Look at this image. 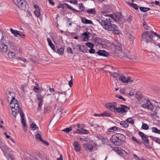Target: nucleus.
Listing matches in <instances>:
<instances>
[{"label": "nucleus", "instance_id": "nucleus-1", "mask_svg": "<svg viewBox=\"0 0 160 160\" xmlns=\"http://www.w3.org/2000/svg\"><path fill=\"white\" fill-rule=\"evenodd\" d=\"M109 17H108L105 19H101L99 21L103 28L109 31H112L115 34H118L119 31L118 27L114 24H111L112 20Z\"/></svg>", "mask_w": 160, "mask_h": 160}, {"label": "nucleus", "instance_id": "nucleus-2", "mask_svg": "<svg viewBox=\"0 0 160 160\" xmlns=\"http://www.w3.org/2000/svg\"><path fill=\"white\" fill-rule=\"evenodd\" d=\"M62 85H61L60 86V91L58 92L56 91L54 93V95L58 94V93H60L61 94H62L63 93H65L67 91V89H64L62 88ZM66 94L65 93L64 94H61L59 95L58 97L57 98V100L58 101H60L61 102H64L66 100Z\"/></svg>", "mask_w": 160, "mask_h": 160}, {"label": "nucleus", "instance_id": "nucleus-3", "mask_svg": "<svg viewBox=\"0 0 160 160\" xmlns=\"http://www.w3.org/2000/svg\"><path fill=\"white\" fill-rule=\"evenodd\" d=\"M151 31L149 32L146 31L142 34V40L146 41L147 43L152 42L154 43L155 41L153 39V36L152 35Z\"/></svg>", "mask_w": 160, "mask_h": 160}, {"label": "nucleus", "instance_id": "nucleus-4", "mask_svg": "<svg viewBox=\"0 0 160 160\" xmlns=\"http://www.w3.org/2000/svg\"><path fill=\"white\" fill-rule=\"evenodd\" d=\"M15 5L22 10L25 9L27 5L26 2L24 0H12Z\"/></svg>", "mask_w": 160, "mask_h": 160}, {"label": "nucleus", "instance_id": "nucleus-5", "mask_svg": "<svg viewBox=\"0 0 160 160\" xmlns=\"http://www.w3.org/2000/svg\"><path fill=\"white\" fill-rule=\"evenodd\" d=\"M107 18L110 17V19L114 20L115 22L118 21L121 18L122 15L120 12H118L114 14H110V15H105Z\"/></svg>", "mask_w": 160, "mask_h": 160}, {"label": "nucleus", "instance_id": "nucleus-6", "mask_svg": "<svg viewBox=\"0 0 160 160\" xmlns=\"http://www.w3.org/2000/svg\"><path fill=\"white\" fill-rule=\"evenodd\" d=\"M121 107L116 108L115 110V113H117L118 112L119 113L124 114L128 111L126 110L129 109V108L124 105H121Z\"/></svg>", "mask_w": 160, "mask_h": 160}, {"label": "nucleus", "instance_id": "nucleus-7", "mask_svg": "<svg viewBox=\"0 0 160 160\" xmlns=\"http://www.w3.org/2000/svg\"><path fill=\"white\" fill-rule=\"evenodd\" d=\"M121 58L123 59H131L133 61H135L136 60V58L135 56L131 55V53L129 51H127V53H126L124 55L122 56Z\"/></svg>", "mask_w": 160, "mask_h": 160}, {"label": "nucleus", "instance_id": "nucleus-8", "mask_svg": "<svg viewBox=\"0 0 160 160\" xmlns=\"http://www.w3.org/2000/svg\"><path fill=\"white\" fill-rule=\"evenodd\" d=\"M142 107L143 108H147L150 110H152L153 108L152 104L148 99L146 100V102L145 103L142 104Z\"/></svg>", "mask_w": 160, "mask_h": 160}, {"label": "nucleus", "instance_id": "nucleus-9", "mask_svg": "<svg viewBox=\"0 0 160 160\" xmlns=\"http://www.w3.org/2000/svg\"><path fill=\"white\" fill-rule=\"evenodd\" d=\"M105 106L107 108L115 112V110L117 108V103L116 102H113L108 103Z\"/></svg>", "mask_w": 160, "mask_h": 160}, {"label": "nucleus", "instance_id": "nucleus-10", "mask_svg": "<svg viewBox=\"0 0 160 160\" xmlns=\"http://www.w3.org/2000/svg\"><path fill=\"white\" fill-rule=\"evenodd\" d=\"M20 115L21 118V122L23 126V129L24 131H26L27 130V125L24 120V115L22 111H20Z\"/></svg>", "mask_w": 160, "mask_h": 160}, {"label": "nucleus", "instance_id": "nucleus-11", "mask_svg": "<svg viewBox=\"0 0 160 160\" xmlns=\"http://www.w3.org/2000/svg\"><path fill=\"white\" fill-rule=\"evenodd\" d=\"M15 94L13 92H9L8 94L7 95V100L9 102L16 101V100L15 99Z\"/></svg>", "mask_w": 160, "mask_h": 160}, {"label": "nucleus", "instance_id": "nucleus-12", "mask_svg": "<svg viewBox=\"0 0 160 160\" xmlns=\"http://www.w3.org/2000/svg\"><path fill=\"white\" fill-rule=\"evenodd\" d=\"M10 107L12 110H20V108H19V106L18 102L16 100V101L11 102H10Z\"/></svg>", "mask_w": 160, "mask_h": 160}, {"label": "nucleus", "instance_id": "nucleus-13", "mask_svg": "<svg viewBox=\"0 0 160 160\" xmlns=\"http://www.w3.org/2000/svg\"><path fill=\"white\" fill-rule=\"evenodd\" d=\"M110 141L115 145L119 146L121 145L120 142L115 135H113L110 138Z\"/></svg>", "mask_w": 160, "mask_h": 160}, {"label": "nucleus", "instance_id": "nucleus-14", "mask_svg": "<svg viewBox=\"0 0 160 160\" xmlns=\"http://www.w3.org/2000/svg\"><path fill=\"white\" fill-rule=\"evenodd\" d=\"M83 148H85L87 151H89L91 152L93 149V146L92 144L87 143L83 145Z\"/></svg>", "mask_w": 160, "mask_h": 160}, {"label": "nucleus", "instance_id": "nucleus-15", "mask_svg": "<svg viewBox=\"0 0 160 160\" xmlns=\"http://www.w3.org/2000/svg\"><path fill=\"white\" fill-rule=\"evenodd\" d=\"M0 148L4 152L9 151L8 147L4 143L2 142L1 140H0Z\"/></svg>", "mask_w": 160, "mask_h": 160}, {"label": "nucleus", "instance_id": "nucleus-16", "mask_svg": "<svg viewBox=\"0 0 160 160\" xmlns=\"http://www.w3.org/2000/svg\"><path fill=\"white\" fill-rule=\"evenodd\" d=\"M114 48L118 51H121L122 49V45L121 43L118 42H116L113 44Z\"/></svg>", "mask_w": 160, "mask_h": 160}, {"label": "nucleus", "instance_id": "nucleus-17", "mask_svg": "<svg viewBox=\"0 0 160 160\" xmlns=\"http://www.w3.org/2000/svg\"><path fill=\"white\" fill-rule=\"evenodd\" d=\"M96 53L98 54L99 56L106 57H107L109 55L108 53L104 50H99Z\"/></svg>", "mask_w": 160, "mask_h": 160}, {"label": "nucleus", "instance_id": "nucleus-18", "mask_svg": "<svg viewBox=\"0 0 160 160\" xmlns=\"http://www.w3.org/2000/svg\"><path fill=\"white\" fill-rule=\"evenodd\" d=\"M119 141H120L121 144H122V142L124 141L125 139V136L121 133H118L115 135Z\"/></svg>", "mask_w": 160, "mask_h": 160}, {"label": "nucleus", "instance_id": "nucleus-19", "mask_svg": "<svg viewBox=\"0 0 160 160\" xmlns=\"http://www.w3.org/2000/svg\"><path fill=\"white\" fill-rule=\"evenodd\" d=\"M10 31L15 37H17L18 35L21 36L22 34L20 31L13 30L11 28L10 29Z\"/></svg>", "mask_w": 160, "mask_h": 160}, {"label": "nucleus", "instance_id": "nucleus-20", "mask_svg": "<svg viewBox=\"0 0 160 160\" xmlns=\"http://www.w3.org/2000/svg\"><path fill=\"white\" fill-rule=\"evenodd\" d=\"M82 131H81L79 129H78L77 131H75L74 132V133H77L78 134H88L89 133V132L88 130L86 129H82Z\"/></svg>", "mask_w": 160, "mask_h": 160}, {"label": "nucleus", "instance_id": "nucleus-21", "mask_svg": "<svg viewBox=\"0 0 160 160\" xmlns=\"http://www.w3.org/2000/svg\"><path fill=\"white\" fill-rule=\"evenodd\" d=\"M74 149L77 152H78L80 150V145L79 144V142L78 141L74 142L73 144Z\"/></svg>", "mask_w": 160, "mask_h": 160}, {"label": "nucleus", "instance_id": "nucleus-22", "mask_svg": "<svg viewBox=\"0 0 160 160\" xmlns=\"http://www.w3.org/2000/svg\"><path fill=\"white\" fill-rule=\"evenodd\" d=\"M114 150L117 152L118 154L119 155L126 152V151L122 149L120 147L116 148L114 149Z\"/></svg>", "mask_w": 160, "mask_h": 160}, {"label": "nucleus", "instance_id": "nucleus-23", "mask_svg": "<svg viewBox=\"0 0 160 160\" xmlns=\"http://www.w3.org/2000/svg\"><path fill=\"white\" fill-rule=\"evenodd\" d=\"M81 21L83 23L85 24H93V22L92 21L87 19L86 18L84 17L82 18Z\"/></svg>", "mask_w": 160, "mask_h": 160}, {"label": "nucleus", "instance_id": "nucleus-24", "mask_svg": "<svg viewBox=\"0 0 160 160\" xmlns=\"http://www.w3.org/2000/svg\"><path fill=\"white\" fill-rule=\"evenodd\" d=\"M0 48L2 51L4 52H6L7 51V46L6 45L2 43L0 45Z\"/></svg>", "mask_w": 160, "mask_h": 160}, {"label": "nucleus", "instance_id": "nucleus-25", "mask_svg": "<svg viewBox=\"0 0 160 160\" xmlns=\"http://www.w3.org/2000/svg\"><path fill=\"white\" fill-rule=\"evenodd\" d=\"M8 43L11 49L14 50L16 49V47L15 46V43L13 42L12 41L9 40Z\"/></svg>", "mask_w": 160, "mask_h": 160}, {"label": "nucleus", "instance_id": "nucleus-26", "mask_svg": "<svg viewBox=\"0 0 160 160\" xmlns=\"http://www.w3.org/2000/svg\"><path fill=\"white\" fill-rule=\"evenodd\" d=\"M77 46L78 47L80 51L84 52H87V50L86 49L84 45H77Z\"/></svg>", "mask_w": 160, "mask_h": 160}, {"label": "nucleus", "instance_id": "nucleus-27", "mask_svg": "<svg viewBox=\"0 0 160 160\" xmlns=\"http://www.w3.org/2000/svg\"><path fill=\"white\" fill-rule=\"evenodd\" d=\"M38 110L40 111L41 110V109L42 106V100L39 98H38Z\"/></svg>", "mask_w": 160, "mask_h": 160}, {"label": "nucleus", "instance_id": "nucleus-28", "mask_svg": "<svg viewBox=\"0 0 160 160\" xmlns=\"http://www.w3.org/2000/svg\"><path fill=\"white\" fill-rule=\"evenodd\" d=\"M118 79L123 83H127V78H126L123 75H122L121 77H119Z\"/></svg>", "mask_w": 160, "mask_h": 160}, {"label": "nucleus", "instance_id": "nucleus-29", "mask_svg": "<svg viewBox=\"0 0 160 160\" xmlns=\"http://www.w3.org/2000/svg\"><path fill=\"white\" fill-rule=\"evenodd\" d=\"M21 111H22V109H20V110H12V115H13L15 117L17 114H18L19 112L20 114V111H21Z\"/></svg>", "mask_w": 160, "mask_h": 160}, {"label": "nucleus", "instance_id": "nucleus-30", "mask_svg": "<svg viewBox=\"0 0 160 160\" xmlns=\"http://www.w3.org/2000/svg\"><path fill=\"white\" fill-rule=\"evenodd\" d=\"M82 35L83 36H84V37H83V40L85 41H88L89 38V37L88 33L87 32H85L82 33Z\"/></svg>", "mask_w": 160, "mask_h": 160}, {"label": "nucleus", "instance_id": "nucleus-31", "mask_svg": "<svg viewBox=\"0 0 160 160\" xmlns=\"http://www.w3.org/2000/svg\"><path fill=\"white\" fill-rule=\"evenodd\" d=\"M117 127L115 126L111 127L108 129V131L109 132H113L117 130Z\"/></svg>", "mask_w": 160, "mask_h": 160}, {"label": "nucleus", "instance_id": "nucleus-32", "mask_svg": "<svg viewBox=\"0 0 160 160\" xmlns=\"http://www.w3.org/2000/svg\"><path fill=\"white\" fill-rule=\"evenodd\" d=\"M152 131L153 132L160 134V130L155 127H152Z\"/></svg>", "mask_w": 160, "mask_h": 160}, {"label": "nucleus", "instance_id": "nucleus-33", "mask_svg": "<svg viewBox=\"0 0 160 160\" xmlns=\"http://www.w3.org/2000/svg\"><path fill=\"white\" fill-rule=\"evenodd\" d=\"M64 49L62 47L60 48L57 49V51H56L59 55H62L63 53V51Z\"/></svg>", "mask_w": 160, "mask_h": 160}, {"label": "nucleus", "instance_id": "nucleus-34", "mask_svg": "<svg viewBox=\"0 0 160 160\" xmlns=\"http://www.w3.org/2000/svg\"><path fill=\"white\" fill-rule=\"evenodd\" d=\"M120 125L122 127L125 128L128 127V124L125 121H122L120 123Z\"/></svg>", "mask_w": 160, "mask_h": 160}, {"label": "nucleus", "instance_id": "nucleus-35", "mask_svg": "<svg viewBox=\"0 0 160 160\" xmlns=\"http://www.w3.org/2000/svg\"><path fill=\"white\" fill-rule=\"evenodd\" d=\"M30 127L33 129H32L33 130H38L39 129L38 127H37L36 125L34 123H32L30 125Z\"/></svg>", "mask_w": 160, "mask_h": 160}, {"label": "nucleus", "instance_id": "nucleus-36", "mask_svg": "<svg viewBox=\"0 0 160 160\" xmlns=\"http://www.w3.org/2000/svg\"><path fill=\"white\" fill-rule=\"evenodd\" d=\"M150 8H145L143 7H140V10L141 11L143 12H147L148 10H150Z\"/></svg>", "mask_w": 160, "mask_h": 160}, {"label": "nucleus", "instance_id": "nucleus-37", "mask_svg": "<svg viewBox=\"0 0 160 160\" xmlns=\"http://www.w3.org/2000/svg\"><path fill=\"white\" fill-rule=\"evenodd\" d=\"M87 12L88 13H91L94 14H95L96 13V12L95 11L94 9L93 8L87 9Z\"/></svg>", "mask_w": 160, "mask_h": 160}, {"label": "nucleus", "instance_id": "nucleus-38", "mask_svg": "<svg viewBox=\"0 0 160 160\" xmlns=\"http://www.w3.org/2000/svg\"><path fill=\"white\" fill-rule=\"evenodd\" d=\"M35 15L37 17H39L40 16V9H38L37 10H35L34 11Z\"/></svg>", "mask_w": 160, "mask_h": 160}, {"label": "nucleus", "instance_id": "nucleus-39", "mask_svg": "<svg viewBox=\"0 0 160 160\" xmlns=\"http://www.w3.org/2000/svg\"><path fill=\"white\" fill-rule=\"evenodd\" d=\"M128 3L131 6L135 9L136 10L138 9V6L137 4L133 3H131L129 2H128Z\"/></svg>", "mask_w": 160, "mask_h": 160}, {"label": "nucleus", "instance_id": "nucleus-40", "mask_svg": "<svg viewBox=\"0 0 160 160\" xmlns=\"http://www.w3.org/2000/svg\"><path fill=\"white\" fill-rule=\"evenodd\" d=\"M8 57L10 58H12L15 56V53L12 52H8Z\"/></svg>", "mask_w": 160, "mask_h": 160}, {"label": "nucleus", "instance_id": "nucleus-41", "mask_svg": "<svg viewBox=\"0 0 160 160\" xmlns=\"http://www.w3.org/2000/svg\"><path fill=\"white\" fill-rule=\"evenodd\" d=\"M142 128L145 130H147L149 129V127L146 123H143L142 124Z\"/></svg>", "mask_w": 160, "mask_h": 160}, {"label": "nucleus", "instance_id": "nucleus-42", "mask_svg": "<svg viewBox=\"0 0 160 160\" xmlns=\"http://www.w3.org/2000/svg\"><path fill=\"white\" fill-rule=\"evenodd\" d=\"M35 137L37 140H38L40 141H41V140H42V138L41 135L39 133H38L36 135H35Z\"/></svg>", "mask_w": 160, "mask_h": 160}, {"label": "nucleus", "instance_id": "nucleus-43", "mask_svg": "<svg viewBox=\"0 0 160 160\" xmlns=\"http://www.w3.org/2000/svg\"><path fill=\"white\" fill-rule=\"evenodd\" d=\"M72 127H70L62 130V131L66 133H68L72 130Z\"/></svg>", "mask_w": 160, "mask_h": 160}, {"label": "nucleus", "instance_id": "nucleus-44", "mask_svg": "<svg viewBox=\"0 0 160 160\" xmlns=\"http://www.w3.org/2000/svg\"><path fill=\"white\" fill-rule=\"evenodd\" d=\"M86 45L91 48H93L94 45L90 42H88L86 43Z\"/></svg>", "mask_w": 160, "mask_h": 160}, {"label": "nucleus", "instance_id": "nucleus-45", "mask_svg": "<svg viewBox=\"0 0 160 160\" xmlns=\"http://www.w3.org/2000/svg\"><path fill=\"white\" fill-rule=\"evenodd\" d=\"M132 141H133L134 142H137L138 144L139 145H141V142L139 141H138V140H137L135 137H132Z\"/></svg>", "mask_w": 160, "mask_h": 160}, {"label": "nucleus", "instance_id": "nucleus-46", "mask_svg": "<svg viewBox=\"0 0 160 160\" xmlns=\"http://www.w3.org/2000/svg\"><path fill=\"white\" fill-rule=\"evenodd\" d=\"M102 117L107 116L108 117H110L111 116V114L108 113L107 112H104L103 113H102Z\"/></svg>", "mask_w": 160, "mask_h": 160}, {"label": "nucleus", "instance_id": "nucleus-47", "mask_svg": "<svg viewBox=\"0 0 160 160\" xmlns=\"http://www.w3.org/2000/svg\"><path fill=\"white\" fill-rule=\"evenodd\" d=\"M78 6L79 7V9L80 11H82L84 9V7L83 6L82 3H80L78 4Z\"/></svg>", "mask_w": 160, "mask_h": 160}, {"label": "nucleus", "instance_id": "nucleus-48", "mask_svg": "<svg viewBox=\"0 0 160 160\" xmlns=\"http://www.w3.org/2000/svg\"><path fill=\"white\" fill-rule=\"evenodd\" d=\"M126 121L128 123H129L131 124H133L134 123L133 120H132L131 118H128L126 120Z\"/></svg>", "mask_w": 160, "mask_h": 160}, {"label": "nucleus", "instance_id": "nucleus-49", "mask_svg": "<svg viewBox=\"0 0 160 160\" xmlns=\"http://www.w3.org/2000/svg\"><path fill=\"white\" fill-rule=\"evenodd\" d=\"M111 75L113 78H116L118 76V74L116 72L111 73Z\"/></svg>", "mask_w": 160, "mask_h": 160}, {"label": "nucleus", "instance_id": "nucleus-50", "mask_svg": "<svg viewBox=\"0 0 160 160\" xmlns=\"http://www.w3.org/2000/svg\"><path fill=\"white\" fill-rule=\"evenodd\" d=\"M49 46L54 51H55V48L54 45L52 43V42L50 43H48Z\"/></svg>", "mask_w": 160, "mask_h": 160}, {"label": "nucleus", "instance_id": "nucleus-51", "mask_svg": "<svg viewBox=\"0 0 160 160\" xmlns=\"http://www.w3.org/2000/svg\"><path fill=\"white\" fill-rule=\"evenodd\" d=\"M116 97L120 99H122L123 101H125L126 100V99H125L124 98H123L121 96L117 95H116Z\"/></svg>", "mask_w": 160, "mask_h": 160}, {"label": "nucleus", "instance_id": "nucleus-52", "mask_svg": "<svg viewBox=\"0 0 160 160\" xmlns=\"http://www.w3.org/2000/svg\"><path fill=\"white\" fill-rule=\"evenodd\" d=\"M33 89L35 92H37L39 90V87L35 86L33 87Z\"/></svg>", "mask_w": 160, "mask_h": 160}, {"label": "nucleus", "instance_id": "nucleus-53", "mask_svg": "<svg viewBox=\"0 0 160 160\" xmlns=\"http://www.w3.org/2000/svg\"><path fill=\"white\" fill-rule=\"evenodd\" d=\"M102 142L104 144H107L108 142V139L106 138H103L102 139Z\"/></svg>", "mask_w": 160, "mask_h": 160}, {"label": "nucleus", "instance_id": "nucleus-54", "mask_svg": "<svg viewBox=\"0 0 160 160\" xmlns=\"http://www.w3.org/2000/svg\"><path fill=\"white\" fill-rule=\"evenodd\" d=\"M67 51L68 53H70V54H73V52L72 50V49L70 47H68L67 48Z\"/></svg>", "mask_w": 160, "mask_h": 160}, {"label": "nucleus", "instance_id": "nucleus-55", "mask_svg": "<svg viewBox=\"0 0 160 160\" xmlns=\"http://www.w3.org/2000/svg\"><path fill=\"white\" fill-rule=\"evenodd\" d=\"M151 32L152 34L155 35L157 37H158L159 38H160V35L159 34L157 33H156L154 32L153 31H151Z\"/></svg>", "mask_w": 160, "mask_h": 160}, {"label": "nucleus", "instance_id": "nucleus-56", "mask_svg": "<svg viewBox=\"0 0 160 160\" xmlns=\"http://www.w3.org/2000/svg\"><path fill=\"white\" fill-rule=\"evenodd\" d=\"M151 32L152 34L155 35L157 37H158L159 38H160V35L159 34L157 33H156L154 32L153 31H151Z\"/></svg>", "mask_w": 160, "mask_h": 160}, {"label": "nucleus", "instance_id": "nucleus-57", "mask_svg": "<svg viewBox=\"0 0 160 160\" xmlns=\"http://www.w3.org/2000/svg\"><path fill=\"white\" fill-rule=\"evenodd\" d=\"M89 52L91 54L95 53V50L94 49H93V48H91L89 50Z\"/></svg>", "mask_w": 160, "mask_h": 160}, {"label": "nucleus", "instance_id": "nucleus-58", "mask_svg": "<svg viewBox=\"0 0 160 160\" xmlns=\"http://www.w3.org/2000/svg\"><path fill=\"white\" fill-rule=\"evenodd\" d=\"M143 143H144L145 145L148 148H151V147L150 145H149V141H148V142H143Z\"/></svg>", "mask_w": 160, "mask_h": 160}, {"label": "nucleus", "instance_id": "nucleus-59", "mask_svg": "<svg viewBox=\"0 0 160 160\" xmlns=\"http://www.w3.org/2000/svg\"><path fill=\"white\" fill-rule=\"evenodd\" d=\"M133 157L137 160H145L143 158H140L138 156L135 154L133 155Z\"/></svg>", "mask_w": 160, "mask_h": 160}, {"label": "nucleus", "instance_id": "nucleus-60", "mask_svg": "<svg viewBox=\"0 0 160 160\" xmlns=\"http://www.w3.org/2000/svg\"><path fill=\"white\" fill-rule=\"evenodd\" d=\"M127 83L128 82H131L132 83L133 82V81L131 79V78L130 77H128L127 78Z\"/></svg>", "mask_w": 160, "mask_h": 160}, {"label": "nucleus", "instance_id": "nucleus-61", "mask_svg": "<svg viewBox=\"0 0 160 160\" xmlns=\"http://www.w3.org/2000/svg\"><path fill=\"white\" fill-rule=\"evenodd\" d=\"M91 127H93L94 128H97L98 127H99V126L97 124H92L91 125Z\"/></svg>", "mask_w": 160, "mask_h": 160}, {"label": "nucleus", "instance_id": "nucleus-62", "mask_svg": "<svg viewBox=\"0 0 160 160\" xmlns=\"http://www.w3.org/2000/svg\"><path fill=\"white\" fill-rule=\"evenodd\" d=\"M135 97L138 99H140L142 97V96L141 94L139 95L138 94H135Z\"/></svg>", "mask_w": 160, "mask_h": 160}, {"label": "nucleus", "instance_id": "nucleus-63", "mask_svg": "<svg viewBox=\"0 0 160 160\" xmlns=\"http://www.w3.org/2000/svg\"><path fill=\"white\" fill-rule=\"evenodd\" d=\"M143 26L144 28L146 29H147L148 28V26L146 23V22H144L143 23Z\"/></svg>", "mask_w": 160, "mask_h": 160}, {"label": "nucleus", "instance_id": "nucleus-64", "mask_svg": "<svg viewBox=\"0 0 160 160\" xmlns=\"http://www.w3.org/2000/svg\"><path fill=\"white\" fill-rule=\"evenodd\" d=\"M71 3L76 4L78 3L77 0H71L69 1Z\"/></svg>", "mask_w": 160, "mask_h": 160}]
</instances>
